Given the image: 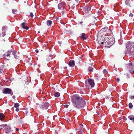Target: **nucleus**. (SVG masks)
<instances>
[{
	"label": "nucleus",
	"mask_w": 134,
	"mask_h": 134,
	"mask_svg": "<svg viewBox=\"0 0 134 134\" xmlns=\"http://www.w3.org/2000/svg\"><path fill=\"white\" fill-rule=\"evenodd\" d=\"M82 23V21H81L80 22V24H81Z\"/></svg>",
	"instance_id": "nucleus-45"
},
{
	"label": "nucleus",
	"mask_w": 134,
	"mask_h": 134,
	"mask_svg": "<svg viewBox=\"0 0 134 134\" xmlns=\"http://www.w3.org/2000/svg\"><path fill=\"white\" fill-rule=\"evenodd\" d=\"M17 132H18V131H19V129H18V128H17Z\"/></svg>",
	"instance_id": "nucleus-46"
},
{
	"label": "nucleus",
	"mask_w": 134,
	"mask_h": 134,
	"mask_svg": "<svg viewBox=\"0 0 134 134\" xmlns=\"http://www.w3.org/2000/svg\"><path fill=\"white\" fill-rule=\"evenodd\" d=\"M11 52L10 51H8L7 52L5 53L3 55V56L7 60L9 59V58L11 57Z\"/></svg>",
	"instance_id": "nucleus-9"
},
{
	"label": "nucleus",
	"mask_w": 134,
	"mask_h": 134,
	"mask_svg": "<svg viewBox=\"0 0 134 134\" xmlns=\"http://www.w3.org/2000/svg\"><path fill=\"white\" fill-rule=\"evenodd\" d=\"M114 70H115L116 71H117L118 69L117 68L114 67Z\"/></svg>",
	"instance_id": "nucleus-40"
},
{
	"label": "nucleus",
	"mask_w": 134,
	"mask_h": 134,
	"mask_svg": "<svg viewBox=\"0 0 134 134\" xmlns=\"http://www.w3.org/2000/svg\"><path fill=\"white\" fill-rule=\"evenodd\" d=\"M120 6L119 5L115 4L114 5V10L115 11H117L120 9Z\"/></svg>",
	"instance_id": "nucleus-12"
},
{
	"label": "nucleus",
	"mask_w": 134,
	"mask_h": 134,
	"mask_svg": "<svg viewBox=\"0 0 134 134\" xmlns=\"http://www.w3.org/2000/svg\"><path fill=\"white\" fill-rule=\"evenodd\" d=\"M30 16L32 18L33 17L34 15L33 14L32 12H31L30 13Z\"/></svg>",
	"instance_id": "nucleus-30"
},
{
	"label": "nucleus",
	"mask_w": 134,
	"mask_h": 134,
	"mask_svg": "<svg viewBox=\"0 0 134 134\" xmlns=\"http://www.w3.org/2000/svg\"><path fill=\"white\" fill-rule=\"evenodd\" d=\"M19 105V104L18 103H17V112L19 111V108H18V107Z\"/></svg>",
	"instance_id": "nucleus-31"
},
{
	"label": "nucleus",
	"mask_w": 134,
	"mask_h": 134,
	"mask_svg": "<svg viewBox=\"0 0 134 134\" xmlns=\"http://www.w3.org/2000/svg\"><path fill=\"white\" fill-rule=\"evenodd\" d=\"M40 33V31H38V33Z\"/></svg>",
	"instance_id": "nucleus-52"
},
{
	"label": "nucleus",
	"mask_w": 134,
	"mask_h": 134,
	"mask_svg": "<svg viewBox=\"0 0 134 134\" xmlns=\"http://www.w3.org/2000/svg\"><path fill=\"white\" fill-rule=\"evenodd\" d=\"M78 134H83V133L82 132H79Z\"/></svg>",
	"instance_id": "nucleus-41"
},
{
	"label": "nucleus",
	"mask_w": 134,
	"mask_h": 134,
	"mask_svg": "<svg viewBox=\"0 0 134 134\" xmlns=\"http://www.w3.org/2000/svg\"><path fill=\"white\" fill-rule=\"evenodd\" d=\"M111 31L107 27H105L102 29L100 32V33L101 34V36L103 37V35L106 36H108L111 35Z\"/></svg>",
	"instance_id": "nucleus-3"
},
{
	"label": "nucleus",
	"mask_w": 134,
	"mask_h": 134,
	"mask_svg": "<svg viewBox=\"0 0 134 134\" xmlns=\"http://www.w3.org/2000/svg\"><path fill=\"white\" fill-rule=\"evenodd\" d=\"M75 62L73 60H70L68 63V64L70 67H73L75 65Z\"/></svg>",
	"instance_id": "nucleus-13"
},
{
	"label": "nucleus",
	"mask_w": 134,
	"mask_h": 134,
	"mask_svg": "<svg viewBox=\"0 0 134 134\" xmlns=\"http://www.w3.org/2000/svg\"><path fill=\"white\" fill-rule=\"evenodd\" d=\"M81 37L83 40H86L88 38L87 36L85 33L82 34Z\"/></svg>",
	"instance_id": "nucleus-14"
},
{
	"label": "nucleus",
	"mask_w": 134,
	"mask_h": 134,
	"mask_svg": "<svg viewBox=\"0 0 134 134\" xmlns=\"http://www.w3.org/2000/svg\"><path fill=\"white\" fill-rule=\"evenodd\" d=\"M30 65H32V64L31 63H30Z\"/></svg>",
	"instance_id": "nucleus-49"
},
{
	"label": "nucleus",
	"mask_w": 134,
	"mask_h": 134,
	"mask_svg": "<svg viewBox=\"0 0 134 134\" xmlns=\"http://www.w3.org/2000/svg\"><path fill=\"white\" fill-rule=\"evenodd\" d=\"M5 35V32H2L1 34H0V37H3Z\"/></svg>",
	"instance_id": "nucleus-26"
},
{
	"label": "nucleus",
	"mask_w": 134,
	"mask_h": 134,
	"mask_svg": "<svg viewBox=\"0 0 134 134\" xmlns=\"http://www.w3.org/2000/svg\"><path fill=\"white\" fill-rule=\"evenodd\" d=\"M15 130H16V131H17V128H16L15 129Z\"/></svg>",
	"instance_id": "nucleus-50"
},
{
	"label": "nucleus",
	"mask_w": 134,
	"mask_h": 134,
	"mask_svg": "<svg viewBox=\"0 0 134 134\" xmlns=\"http://www.w3.org/2000/svg\"><path fill=\"white\" fill-rule=\"evenodd\" d=\"M69 105L67 104L65 105V107L66 108H68V107Z\"/></svg>",
	"instance_id": "nucleus-36"
},
{
	"label": "nucleus",
	"mask_w": 134,
	"mask_h": 134,
	"mask_svg": "<svg viewBox=\"0 0 134 134\" xmlns=\"http://www.w3.org/2000/svg\"><path fill=\"white\" fill-rule=\"evenodd\" d=\"M126 49H127L128 53H129L134 54V51H132L131 49L132 48H134V42L128 41L126 44Z\"/></svg>",
	"instance_id": "nucleus-2"
},
{
	"label": "nucleus",
	"mask_w": 134,
	"mask_h": 134,
	"mask_svg": "<svg viewBox=\"0 0 134 134\" xmlns=\"http://www.w3.org/2000/svg\"><path fill=\"white\" fill-rule=\"evenodd\" d=\"M15 104L14 105V107L15 108V109L16 111H17V103H14Z\"/></svg>",
	"instance_id": "nucleus-27"
},
{
	"label": "nucleus",
	"mask_w": 134,
	"mask_h": 134,
	"mask_svg": "<svg viewBox=\"0 0 134 134\" xmlns=\"http://www.w3.org/2000/svg\"><path fill=\"white\" fill-rule=\"evenodd\" d=\"M54 96L56 97H58L60 96V94L59 92H55L54 94Z\"/></svg>",
	"instance_id": "nucleus-20"
},
{
	"label": "nucleus",
	"mask_w": 134,
	"mask_h": 134,
	"mask_svg": "<svg viewBox=\"0 0 134 134\" xmlns=\"http://www.w3.org/2000/svg\"><path fill=\"white\" fill-rule=\"evenodd\" d=\"M12 109H14V108H12Z\"/></svg>",
	"instance_id": "nucleus-51"
},
{
	"label": "nucleus",
	"mask_w": 134,
	"mask_h": 134,
	"mask_svg": "<svg viewBox=\"0 0 134 134\" xmlns=\"http://www.w3.org/2000/svg\"><path fill=\"white\" fill-rule=\"evenodd\" d=\"M97 17H95L94 16H92V18H91V20L92 23H94V24L95 23H97L99 21V19H97Z\"/></svg>",
	"instance_id": "nucleus-11"
},
{
	"label": "nucleus",
	"mask_w": 134,
	"mask_h": 134,
	"mask_svg": "<svg viewBox=\"0 0 134 134\" xmlns=\"http://www.w3.org/2000/svg\"><path fill=\"white\" fill-rule=\"evenodd\" d=\"M129 108L131 109L133 107V105L132 103H129Z\"/></svg>",
	"instance_id": "nucleus-24"
},
{
	"label": "nucleus",
	"mask_w": 134,
	"mask_h": 134,
	"mask_svg": "<svg viewBox=\"0 0 134 134\" xmlns=\"http://www.w3.org/2000/svg\"><path fill=\"white\" fill-rule=\"evenodd\" d=\"M28 59H29V60H30L31 59V58H28Z\"/></svg>",
	"instance_id": "nucleus-47"
},
{
	"label": "nucleus",
	"mask_w": 134,
	"mask_h": 134,
	"mask_svg": "<svg viewBox=\"0 0 134 134\" xmlns=\"http://www.w3.org/2000/svg\"><path fill=\"white\" fill-rule=\"evenodd\" d=\"M14 99L16 97L15 96H13L12 97Z\"/></svg>",
	"instance_id": "nucleus-42"
},
{
	"label": "nucleus",
	"mask_w": 134,
	"mask_h": 134,
	"mask_svg": "<svg viewBox=\"0 0 134 134\" xmlns=\"http://www.w3.org/2000/svg\"><path fill=\"white\" fill-rule=\"evenodd\" d=\"M116 80L118 82H119L120 80V79L119 78H117L116 79Z\"/></svg>",
	"instance_id": "nucleus-38"
},
{
	"label": "nucleus",
	"mask_w": 134,
	"mask_h": 134,
	"mask_svg": "<svg viewBox=\"0 0 134 134\" xmlns=\"http://www.w3.org/2000/svg\"><path fill=\"white\" fill-rule=\"evenodd\" d=\"M66 67H65V69H66Z\"/></svg>",
	"instance_id": "nucleus-53"
},
{
	"label": "nucleus",
	"mask_w": 134,
	"mask_h": 134,
	"mask_svg": "<svg viewBox=\"0 0 134 134\" xmlns=\"http://www.w3.org/2000/svg\"><path fill=\"white\" fill-rule=\"evenodd\" d=\"M129 65L130 66H132V63H129Z\"/></svg>",
	"instance_id": "nucleus-33"
},
{
	"label": "nucleus",
	"mask_w": 134,
	"mask_h": 134,
	"mask_svg": "<svg viewBox=\"0 0 134 134\" xmlns=\"http://www.w3.org/2000/svg\"><path fill=\"white\" fill-rule=\"evenodd\" d=\"M129 15L131 17H132L133 16V14H132V13H130L129 14Z\"/></svg>",
	"instance_id": "nucleus-32"
},
{
	"label": "nucleus",
	"mask_w": 134,
	"mask_h": 134,
	"mask_svg": "<svg viewBox=\"0 0 134 134\" xmlns=\"http://www.w3.org/2000/svg\"><path fill=\"white\" fill-rule=\"evenodd\" d=\"M53 56V55L52 54H51L49 55V57H52Z\"/></svg>",
	"instance_id": "nucleus-43"
},
{
	"label": "nucleus",
	"mask_w": 134,
	"mask_h": 134,
	"mask_svg": "<svg viewBox=\"0 0 134 134\" xmlns=\"http://www.w3.org/2000/svg\"><path fill=\"white\" fill-rule=\"evenodd\" d=\"M49 104L47 102H45L43 103L41 106L40 108L42 110L46 109H48Z\"/></svg>",
	"instance_id": "nucleus-7"
},
{
	"label": "nucleus",
	"mask_w": 134,
	"mask_h": 134,
	"mask_svg": "<svg viewBox=\"0 0 134 134\" xmlns=\"http://www.w3.org/2000/svg\"><path fill=\"white\" fill-rule=\"evenodd\" d=\"M75 1L77 3H79V0H76Z\"/></svg>",
	"instance_id": "nucleus-39"
},
{
	"label": "nucleus",
	"mask_w": 134,
	"mask_h": 134,
	"mask_svg": "<svg viewBox=\"0 0 134 134\" xmlns=\"http://www.w3.org/2000/svg\"><path fill=\"white\" fill-rule=\"evenodd\" d=\"M94 69L92 67H89L88 68V70L90 72H91L93 71Z\"/></svg>",
	"instance_id": "nucleus-22"
},
{
	"label": "nucleus",
	"mask_w": 134,
	"mask_h": 134,
	"mask_svg": "<svg viewBox=\"0 0 134 134\" xmlns=\"http://www.w3.org/2000/svg\"><path fill=\"white\" fill-rule=\"evenodd\" d=\"M25 23H23L21 24V26L22 28L24 29L28 30L29 29V27L27 26H25Z\"/></svg>",
	"instance_id": "nucleus-15"
},
{
	"label": "nucleus",
	"mask_w": 134,
	"mask_h": 134,
	"mask_svg": "<svg viewBox=\"0 0 134 134\" xmlns=\"http://www.w3.org/2000/svg\"><path fill=\"white\" fill-rule=\"evenodd\" d=\"M17 70V71L18 70V69Z\"/></svg>",
	"instance_id": "nucleus-55"
},
{
	"label": "nucleus",
	"mask_w": 134,
	"mask_h": 134,
	"mask_svg": "<svg viewBox=\"0 0 134 134\" xmlns=\"http://www.w3.org/2000/svg\"><path fill=\"white\" fill-rule=\"evenodd\" d=\"M5 126L4 127V131L6 133H7L9 132L10 130V128L9 126H8L6 124H5Z\"/></svg>",
	"instance_id": "nucleus-10"
},
{
	"label": "nucleus",
	"mask_w": 134,
	"mask_h": 134,
	"mask_svg": "<svg viewBox=\"0 0 134 134\" xmlns=\"http://www.w3.org/2000/svg\"><path fill=\"white\" fill-rule=\"evenodd\" d=\"M124 119L125 120H127V119L125 117H124Z\"/></svg>",
	"instance_id": "nucleus-44"
},
{
	"label": "nucleus",
	"mask_w": 134,
	"mask_h": 134,
	"mask_svg": "<svg viewBox=\"0 0 134 134\" xmlns=\"http://www.w3.org/2000/svg\"><path fill=\"white\" fill-rule=\"evenodd\" d=\"M85 83L87 86L89 87H91V88L94 87L95 85L94 80L91 78L86 80Z\"/></svg>",
	"instance_id": "nucleus-5"
},
{
	"label": "nucleus",
	"mask_w": 134,
	"mask_h": 134,
	"mask_svg": "<svg viewBox=\"0 0 134 134\" xmlns=\"http://www.w3.org/2000/svg\"><path fill=\"white\" fill-rule=\"evenodd\" d=\"M2 92L4 94H10L12 95L13 93L11 89L9 88H5L2 90Z\"/></svg>",
	"instance_id": "nucleus-6"
},
{
	"label": "nucleus",
	"mask_w": 134,
	"mask_h": 134,
	"mask_svg": "<svg viewBox=\"0 0 134 134\" xmlns=\"http://www.w3.org/2000/svg\"><path fill=\"white\" fill-rule=\"evenodd\" d=\"M128 118L131 120L134 121V116L133 115H130L128 116Z\"/></svg>",
	"instance_id": "nucleus-19"
},
{
	"label": "nucleus",
	"mask_w": 134,
	"mask_h": 134,
	"mask_svg": "<svg viewBox=\"0 0 134 134\" xmlns=\"http://www.w3.org/2000/svg\"><path fill=\"white\" fill-rule=\"evenodd\" d=\"M38 52H39V51L38 50V49H36L35 50V52L36 53H38Z\"/></svg>",
	"instance_id": "nucleus-35"
},
{
	"label": "nucleus",
	"mask_w": 134,
	"mask_h": 134,
	"mask_svg": "<svg viewBox=\"0 0 134 134\" xmlns=\"http://www.w3.org/2000/svg\"><path fill=\"white\" fill-rule=\"evenodd\" d=\"M13 13L14 14H15L16 12V10L14 9H13L12 10Z\"/></svg>",
	"instance_id": "nucleus-29"
},
{
	"label": "nucleus",
	"mask_w": 134,
	"mask_h": 134,
	"mask_svg": "<svg viewBox=\"0 0 134 134\" xmlns=\"http://www.w3.org/2000/svg\"><path fill=\"white\" fill-rule=\"evenodd\" d=\"M5 124H3L1 125H0V129H1L2 127H3L5 126Z\"/></svg>",
	"instance_id": "nucleus-28"
},
{
	"label": "nucleus",
	"mask_w": 134,
	"mask_h": 134,
	"mask_svg": "<svg viewBox=\"0 0 134 134\" xmlns=\"http://www.w3.org/2000/svg\"><path fill=\"white\" fill-rule=\"evenodd\" d=\"M11 52L13 55H14L15 58V59H16L17 55L16 54V51L14 50H12L11 51Z\"/></svg>",
	"instance_id": "nucleus-17"
},
{
	"label": "nucleus",
	"mask_w": 134,
	"mask_h": 134,
	"mask_svg": "<svg viewBox=\"0 0 134 134\" xmlns=\"http://www.w3.org/2000/svg\"><path fill=\"white\" fill-rule=\"evenodd\" d=\"M133 72L134 73V70L133 71Z\"/></svg>",
	"instance_id": "nucleus-54"
},
{
	"label": "nucleus",
	"mask_w": 134,
	"mask_h": 134,
	"mask_svg": "<svg viewBox=\"0 0 134 134\" xmlns=\"http://www.w3.org/2000/svg\"><path fill=\"white\" fill-rule=\"evenodd\" d=\"M29 109H24V113H26V114H27V113H28V110Z\"/></svg>",
	"instance_id": "nucleus-25"
},
{
	"label": "nucleus",
	"mask_w": 134,
	"mask_h": 134,
	"mask_svg": "<svg viewBox=\"0 0 134 134\" xmlns=\"http://www.w3.org/2000/svg\"><path fill=\"white\" fill-rule=\"evenodd\" d=\"M71 99L73 106L76 108L80 109L83 108L86 104V102L82 97L75 94L71 96Z\"/></svg>",
	"instance_id": "nucleus-1"
},
{
	"label": "nucleus",
	"mask_w": 134,
	"mask_h": 134,
	"mask_svg": "<svg viewBox=\"0 0 134 134\" xmlns=\"http://www.w3.org/2000/svg\"><path fill=\"white\" fill-rule=\"evenodd\" d=\"M66 6V4L65 2H62L58 4V7L59 9L63 10L64 9Z\"/></svg>",
	"instance_id": "nucleus-8"
},
{
	"label": "nucleus",
	"mask_w": 134,
	"mask_h": 134,
	"mask_svg": "<svg viewBox=\"0 0 134 134\" xmlns=\"http://www.w3.org/2000/svg\"><path fill=\"white\" fill-rule=\"evenodd\" d=\"M5 117V116L3 113L0 114V120L2 121L3 120L4 118Z\"/></svg>",
	"instance_id": "nucleus-18"
},
{
	"label": "nucleus",
	"mask_w": 134,
	"mask_h": 134,
	"mask_svg": "<svg viewBox=\"0 0 134 134\" xmlns=\"http://www.w3.org/2000/svg\"><path fill=\"white\" fill-rule=\"evenodd\" d=\"M130 0H126L125 1V3L126 5H130Z\"/></svg>",
	"instance_id": "nucleus-21"
},
{
	"label": "nucleus",
	"mask_w": 134,
	"mask_h": 134,
	"mask_svg": "<svg viewBox=\"0 0 134 134\" xmlns=\"http://www.w3.org/2000/svg\"><path fill=\"white\" fill-rule=\"evenodd\" d=\"M48 26H51L52 23V21L51 20H47L46 22Z\"/></svg>",
	"instance_id": "nucleus-16"
},
{
	"label": "nucleus",
	"mask_w": 134,
	"mask_h": 134,
	"mask_svg": "<svg viewBox=\"0 0 134 134\" xmlns=\"http://www.w3.org/2000/svg\"><path fill=\"white\" fill-rule=\"evenodd\" d=\"M58 43L60 44H60L62 43V42L60 41H58Z\"/></svg>",
	"instance_id": "nucleus-37"
},
{
	"label": "nucleus",
	"mask_w": 134,
	"mask_h": 134,
	"mask_svg": "<svg viewBox=\"0 0 134 134\" xmlns=\"http://www.w3.org/2000/svg\"><path fill=\"white\" fill-rule=\"evenodd\" d=\"M130 99H134V96H131V97H130Z\"/></svg>",
	"instance_id": "nucleus-34"
},
{
	"label": "nucleus",
	"mask_w": 134,
	"mask_h": 134,
	"mask_svg": "<svg viewBox=\"0 0 134 134\" xmlns=\"http://www.w3.org/2000/svg\"><path fill=\"white\" fill-rule=\"evenodd\" d=\"M101 43L102 44H103V42H102Z\"/></svg>",
	"instance_id": "nucleus-48"
},
{
	"label": "nucleus",
	"mask_w": 134,
	"mask_h": 134,
	"mask_svg": "<svg viewBox=\"0 0 134 134\" xmlns=\"http://www.w3.org/2000/svg\"><path fill=\"white\" fill-rule=\"evenodd\" d=\"M114 37L113 35L108 36H105L104 38V42H107L108 45H112L114 43Z\"/></svg>",
	"instance_id": "nucleus-4"
},
{
	"label": "nucleus",
	"mask_w": 134,
	"mask_h": 134,
	"mask_svg": "<svg viewBox=\"0 0 134 134\" xmlns=\"http://www.w3.org/2000/svg\"><path fill=\"white\" fill-rule=\"evenodd\" d=\"M103 72L104 74H107L108 73L107 71L105 69H104L103 70Z\"/></svg>",
	"instance_id": "nucleus-23"
}]
</instances>
